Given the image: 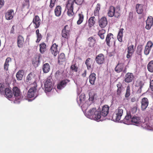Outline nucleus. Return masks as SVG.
Here are the masks:
<instances>
[{"label":"nucleus","mask_w":153,"mask_h":153,"mask_svg":"<svg viewBox=\"0 0 153 153\" xmlns=\"http://www.w3.org/2000/svg\"><path fill=\"white\" fill-rule=\"evenodd\" d=\"M88 117L91 119H93L98 121H101V113L100 111H97L96 108L91 109L87 112Z\"/></svg>","instance_id":"obj_1"},{"label":"nucleus","mask_w":153,"mask_h":153,"mask_svg":"<svg viewBox=\"0 0 153 153\" xmlns=\"http://www.w3.org/2000/svg\"><path fill=\"white\" fill-rule=\"evenodd\" d=\"M123 106L119 107L115 111L112 115V120L114 121H118L121 119L123 114Z\"/></svg>","instance_id":"obj_2"},{"label":"nucleus","mask_w":153,"mask_h":153,"mask_svg":"<svg viewBox=\"0 0 153 153\" xmlns=\"http://www.w3.org/2000/svg\"><path fill=\"white\" fill-rule=\"evenodd\" d=\"M107 14L108 16L111 17L114 16L116 18H118L120 16V13L117 11H115V7L112 6L109 7Z\"/></svg>","instance_id":"obj_3"},{"label":"nucleus","mask_w":153,"mask_h":153,"mask_svg":"<svg viewBox=\"0 0 153 153\" xmlns=\"http://www.w3.org/2000/svg\"><path fill=\"white\" fill-rule=\"evenodd\" d=\"M73 0H68L67 4L66 7L68 10L67 15L70 17H72L74 14L73 11V4H72Z\"/></svg>","instance_id":"obj_4"},{"label":"nucleus","mask_w":153,"mask_h":153,"mask_svg":"<svg viewBox=\"0 0 153 153\" xmlns=\"http://www.w3.org/2000/svg\"><path fill=\"white\" fill-rule=\"evenodd\" d=\"M55 40V39H53L52 42V44L50 49V52L54 56H56L59 52L58 49V45L55 43H54Z\"/></svg>","instance_id":"obj_5"},{"label":"nucleus","mask_w":153,"mask_h":153,"mask_svg":"<svg viewBox=\"0 0 153 153\" xmlns=\"http://www.w3.org/2000/svg\"><path fill=\"white\" fill-rule=\"evenodd\" d=\"M115 71L117 73H120L123 72L126 73L127 71L126 66L123 63H118L115 68Z\"/></svg>","instance_id":"obj_6"},{"label":"nucleus","mask_w":153,"mask_h":153,"mask_svg":"<svg viewBox=\"0 0 153 153\" xmlns=\"http://www.w3.org/2000/svg\"><path fill=\"white\" fill-rule=\"evenodd\" d=\"M33 85L34 86L29 89L28 92V97L30 98L36 96V92L37 90V85L36 83H34Z\"/></svg>","instance_id":"obj_7"},{"label":"nucleus","mask_w":153,"mask_h":153,"mask_svg":"<svg viewBox=\"0 0 153 153\" xmlns=\"http://www.w3.org/2000/svg\"><path fill=\"white\" fill-rule=\"evenodd\" d=\"M70 30L68 25H65L62 31L61 35L62 37L68 39L70 37Z\"/></svg>","instance_id":"obj_8"},{"label":"nucleus","mask_w":153,"mask_h":153,"mask_svg":"<svg viewBox=\"0 0 153 153\" xmlns=\"http://www.w3.org/2000/svg\"><path fill=\"white\" fill-rule=\"evenodd\" d=\"M44 88L45 91L48 92H50L52 90L53 88L52 81L50 78H48L45 82Z\"/></svg>","instance_id":"obj_9"},{"label":"nucleus","mask_w":153,"mask_h":153,"mask_svg":"<svg viewBox=\"0 0 153 153\" xmlns=\"http://www.w3.org/2000/svg\"><path fill=\"white\" fill-rule=\"evenodd\" d=\"M134 74L133 73L128 72L125 75L124 80L125 82L129 83L134 81Z\"/></svg>","instance_id":"obj_10"},{"label":"nucleus","mask_w":153,"mask_h":153,"mask_svg":"<svg viewBox=\"0 0 153 153\" xmlns=\"http://www.w3.org/2000/svg\"><path fill=\"white\" fill-rule=\"evenodd\" d=\"M96 63L98 65H102L104 63L105 58L104 55L102 53H100L96 56L95 59Z\"/></svg>","instance_id":"obj_11"},{"label":"nucleus","mask_w":153,"mask_h":153,"mask_svg":"<svg viewBox=\"0 0 153 153\" xmlns=\"http://www.w3.org/2000/svg\"><path fill=\"white\" fill-rule=\"evenodd\" d=\"M105 41L107 45L109 46L110 44H112L115 42V39L114 38L113 35L111 33L108 34L106 36Z\"/></svg>","instance_id":"obj_12"},{"label":"nucleus","mask_w":153,"mask_h":153,"mask_svg":"<svg viewBox=\"0 0 153 153\" xmlns=\"http://www.w3.org/2000/svg\"><path fill=\"white\" fill-rule=\"evenodd\" d=\"M140 103L141 110L142 111H144L146 109L149 105V101L147 98L144 97L141 99Z\"/></svg>","instance_id":"obj_13"},{"label":"nucleus","mask_w":153,"mask_h":153,"mask_svg":"<svg viewBox=\"0 0 153 153\" xmlns=\"http://www.w3.org/2000/svg\"><path fill=\"white\" fill-rule=\"evenodd\" d=\"M132 115L131 113L127 112L126 115L123 120V123L126 124H131V121Z\"/></svg>","instance_id":"obj_14"},{"label":"nucleus","mask_w":153,"mask_h":153,"mask_svg":"<svg viewBox=\"0 0 153 153\" xmlns=\"http://www.w3.org/2000/svg\"><path fill=\"white\" fill-rule=\"evenodd\" d=\"M141 118L137 116L132 115L131 124L137 126L141 123Z\"/></svg>","instance_id":"obj_15"},{"label":"nucleus","mask_w":153,"mask_h":153,"mask_svg":"<svg viewBox=\"0 0 153 153\" xmlns=\"http://www.w3.org/2000/svg\"><path fill=\"white\" fill-rule=\"evenodd\" d=\"M24 43V38L22 35H19L17 38V45L18 47L19 48H22L23 46Z\"/></svg>","instance_id":"obj_16"},{"label":"nucleus","mask_w":153,"mask_h":153,"mask_svg":"<svg viewBox=\"0 0 153 153\" xmlns=\"http://www.w3.org/2000/svg\"><path fill=\"white\" fill-rule=\"evenodd\" d=\"M109 107L107 105H104L102 106L101 111V116L105 117L106 116L109 112Z\"/></svg>","instance_id":"obj_17"},{"label":"nucleus","mask_w":153,"mask_h":153,"mask_svg":"<svg viewBox=\"0 0 153 153\" xmlns=\"http://www.w3.org/2000/svg\"><path fill=\"white\" fill-rule=\"evenodd\" d=\"M99 23L101 27L102 28L105 27L108 23L107 18L105 17H102L99 20Z\"/></svg>","instance_id":"obj_18"},{"label":"nucleus","mask_w":153,"mask_h":153,"mask_svg":"<svg viewBox=\"0 0 153 153\" xmlns=\"http://www.w3.org/2000/svg\"><path fill=\"white\" fill-rule=\"evenodd\" d=\"M14 14V10L13 9L8 10L5 14V17L6 19L9 20L12 19Z\"/></svg>","instance_id":"obj_19"},{"label":"nucleus","mask_w":153,"mask_h":153,"mask_svg":"<svg viewBox=\"0 0 153 153\" xmlns=\"http://www.w3.org/2000/svg\"><path fill=\"white\" fill-rule=\"evenodd\" d=\"M153 18L152 16L149 17L146 21V28L148 30L150 29L153 25Z\"/></svg>","instance_id":"obj_20"},{"label":"nucleus","mask_w":153,"mask_h":153,"mask_svg":"<svg viewBox=\"0 0 153 153\" xmlns=\"http://www.w3.org/2000/svg\"><path fill=\"white\" fill-rule=\"evenodd\" d=\"M41 20L40 19L39 17L36 15L33 18V23L35 25L34 26L36 28H38L40 24Z\"/></svg>","instance_id":"obj_21"},{"label":"nucleus","mask_w":153,"mask_h":153,"mask_svg":"<svg viewBox=\"0 0 153 153\" xmlns=\"http://www.w3.org/2000/svg\"><path fill=\"white\" fill-rule=\"evenodd\" d=\"M145 83V80L143 78H141L137 81L135 86L139 88V90H141Z\"/></svg>","instance_id":"obj_22"},{"label":"nucleus","mask_w":153,"mask_h":153,"mask_svg":"<svg viewBox=\"0 0 153 153\" xmlns=\"http://www.w3.org/2000/svg\"><path fill=\"white\" fill-rule=\"evenodd\" d=\"M13 93L14 96L16 97V98L19 99L20 94V91L17 87H15L13 89Z\"/></svg>","instance_id":"obj_23"},{"label":"nucleus","mask_w":153,"mask_h":153,"mask_svg":"<svg viewBox=\"0 0 153 153\" xmlns=\"http://www.w3.org/2000/svg\"><path fill=\"white\" fill-rule=\"evenodd\" d=\"M143 4H137L136 6V10L137 13L138 14H142L143 11Z\"/></svg>","instance_id":"obj_24"},{"label":"nucleus","mask_w":153,"mask_h":153,"mask_svg":"<svg viewBox=\"0 0 153 153\" xmlns=\"http://www.w3.org/2000/svg\"><path fill=\"white\" fill-rule=\"evenodd\" d=\"M69 81H70L69 80L67 79L61 81L57 85V88L59 89H61L66 85L67 83L69 82Z\"/></svg>","instance_id":"obj_25"},{"label":"nucleus","mask_w":153,"mask_h":153,"mask_svg":"<svg viewBox=\"0 0 153 153\" xmlns=\"http://www.w3.org/2000/svg\"><path fill=\"white\" fill-rule=\"evenodd\" d=\"M62 8L59 5L57 6L54 9L55 15L57 17L60 16L61 14Z\"/></svg>","instance_id":"obj_26"},{"label":"nucleus","mask_w":153,"mask_h":153,"mask_svg":"<svg viewBox=\"0 0 153 153\" xmlns=\"http://www.w3.org/2000/svg\"><path fill=\"white\" fill-rule=\"evenodd\" d=\"M117 95L118 97L121 96V93L123 90L122 84L120 82H119L117 85Z\"/></svg>","instance_id":"obj_27"},{"label":"nucleus","mask_w":153,"mask_h":153,"mask_svg":"<svg viewBox=\"0 0 153 153\" xmlns=\"http://www.w3.org/2000/svg\"><path fill=\"white\" fill-rule=\"evenodd\" d=\"M96 79V74L94 73H91L89 76L90 83L92 85H94V84Z\"/></svg>","instance_id":"obj_28"},{"label":"nucleus","mask_w":153,"mask_h":153,"mask_svg":"<svg viewBox=\"0 0 153 153\" xmlns=\"http://www.w3.org/2000/svg\"><path fill=\"white\" fill-rule=\"evenodd\" d=\"M24 71L23 70L19 71L16 73V76L18 80H21L24 74Z\"/></svg>","instance_id":"obj_29"},{"label":"nucleus","mask_w":153,"mask_h":153,"mask_svg":"<svg viewBox=\"0 0 153 153\" xmlns=\"http://www.w3.org/2000/svg\"><path fill=\"white\" fill-rule=\"evenodd\" d=\"M39 51L41 53H43L46 50V45L45 43L42 42L39 45Z\"/></svg>","instance_id":"obj_30"},{"label":"nucleus","mask_w":153,"mask_h":153,"mask_svg":"<svg viewBox=\"0 0 153 153\" xmlns=\"http://www.w3.org/2000/svg\"><path fill=\"white\" fill-rule=\"evenodd\" d=\"M5 97L9 98H11L13 96V93L10 89L8 88H6L4 91Z\"/></svg>","instance_id":"obj_31"},{"label":"nucleus","mask_w":153,"mask_h":153,"mask_svg":"<svg viewBox=\"0 0 153 153\" xmlns=\"http://www.w3.org/2000/svg\"><path fill=\"white\" fill-rule=\"evenodd\" d=\"M50 70V66L48 63L44 64L42 66V70L45 73H48Z\"/></svg>","instance_id":"obj_32"},{"label":"nucleus","mask_w":153,"mask_h":153,"mask_svg":"<svg viewBox=\"0 0 153 153\" xmlns=\"http://www.w3.org/2000/svg\"><path fill=\"white\" fill-rule=\"evenodd\" d=\"M11 61V59L10 57H7L6 59L4 65V69L5 71H7L8 70L9 65V62Z\"/></svg>","instance_id":"obj_33"},{"label":"nucleus","mask_w":153,"mask_h":153,"mask_svg":"<svg viewBox=\"0 0 153 153\" xmlns=\"http://www.w3.org/2000/svg\"><path fill=\"white\" fill-rule=\"evenodd\" d=\"M123 30L124 29L123 28L120 29L119 31L117 36L118 40L121 42H122L123 41L122 38L123 36Z\"/></svg>","instance_id":"obj_34"},{"label":"nucleus","mask_w":153,"mask_h":153,"mask_svg":"<svg viewBox=\"0 0 153 153\" xmlns=\"http://www.w3.org/2000/svg\"><path fill=\"white\" fill-rule=\"evenodd\" d=\"M95 17L94 16H92L90 17L88 20V25L89 27L91 28L93 26L95 23L94 20Z\"/></svg>","instance_id":"obj_35"},{"label":"nucleus","mask_w":153,"mask_h":153,"mask_svg":"<svg viewBox=\"0 0 153 153\" xmlns=\"http://www.w3.org/2000/svg\"><path fill=\"white\" fill-rule=\"evenodd\" d=\"M84 16L82 12L79 13L78 14V19L77 22V23L78 25L80 24L84 20Z\"/></svg>","instance_id":"obj_36"},{"label":"nucleus","mask_w":153,"mask_h":153,"mask_svg":"<svg viewBox=\"0 0 153 153\" xmlns=\"http://www.w3.org/2000/svg\"><path fill=\"white\" fill-rule=\"evenodd\" d=\"M65 56L63 53H61L58 57V63H60L61 62L65 61Z\"/></svg>","instance_id":"obj_37"},{"label":"nucleus","mask_w":153,"mask_h":153,"mask_svg":"<svg viewBox=\"0 0 153 153\" xmlns=\"http://www.w3.org/2000/svg\"><path fill=\"white\" fill-rule=\"evenodd\" d=\"M147 68L149 71L153 72V60L150 61L147 65Z\"/></svg>","instance_id":"obj_38"},{"label":"nucleus","mask_w":153,"mask_h":153,"mask_svg":"<svg viewBox=\"0 0 153 153\" xmlns=\"http://www.w3.org/2000/svg\"><path fill=\"white\" fill-rule=\"evenodd\" d=\"M91 61H92V60L90 58H88L85 61V64L86 65L88 70H89L91 68Z\"/></svg>","instance_id":"obj_39"},{"label":"nucleus","mask_w":153,"mask_h":153,"mask_svg":"<svg viewBox=\"0 0 153 153\" xmlns=\"http://www.w3.org/2000/svg\"><path fill=\"white\" fill-rule=\"evenodd\" d=\"M36 33L37 37V39L36 41V42H39L42 39V35L41 34L39 33V30L38 29L36 31Z\"/></svg>","instance_id":"obj_40"},{"label":"nucleus","mask_w":153,"mask_h":153,"mask_svg":"<svg viewBox=\"0 0 153 153\" xmlns=\"http://www.w3.org/2000/svg\"><path fill=\"white\" fill-rule=\"evenodd\" d=\"M105 32L106 31L103 29L100 30L98 32V34L101 39H104Z\"/></svg>","instance_id":"obj_41"},{"label":"nucleus","mask_w":153,"mask_h":153,"mask_svg":"<svg viewBox=\"0 0 153 153\" xmlns=\"http://www.w3.org/2000/svg\"><path fill=\"white\" fill-rule=\"evenodd\" d=\"M88 41L89 42V45L90 46H93L96 42V40L93 36L89 37L88 39Z\"/></svg>","instance_id":"obj_42"},{"label":"nucleus","mask_w":153,"mask_h":153,"mask_svg":"<svg viewBox=\"0 0 153 153\" xmlns=\"http://www.w3.org/2000/svg\"><path fill=\"white\" fill-rule=\"evenodd\" d=\"M130 91V87L129 85H128L127 87L126 92L125 94V97L126 98H128L130 96L131 94Z\"/></svg>","instance_id":"obj_43"},{"label":"nucleus","mask_w":153,"mask_h":153,"mask_svg":"<svg viewBox=\"0 0 153 153\" xmlns=\"http://www.w3.org/2000/svg\"><path fill=\"white\" fill-rule=\"evenodd\" d=\"M140 124H141V126L143 128L150 129L151 128L150 126L149 125L148 122L145 121L144 123H141Z\"/></svg>","instance_id":"obj_44"},{"label":"nucleus","mask_w":153,"mask_h":153,"mask_svg":"<svg viewBox=\"0 0 153 153\" xmlns=\"http://www.w3.org/2000/svg\"><path fill=\"white\" fill-rule=\"evenodd\" d=\"M64 71L62 70H59L57 71L55 74V76L56 78H58L60 76L62 75Z\"/></svg>","instance_id":"obj_45"},{"label":"nucleus","mask_w":153,"mask_h":153,"mask_svg":"<svg viewBox=\"0 0 153 153\" xmlns=\"http://www.w3.org/2000/svg\"><path fill=\"white\" fill-rule=\"evenodd\" d=\"M34 74L33 73H30L27 76L26 79V81L27 82H28L30 81H31L34 79Z\"/></svg>","instance_id":"obj_46"},{"label":"nucleus","mask_w":153,"mask_h":153,"mask_svg":"<svg viewBox=\"0 0 153 153\" xmlns=\"http://www.w3.org/2000/svg\"><path fill=\"white\" fill-rule=\"evenodd\" d=\"M100 9V5L99 3H98L96 6L95 9L94 11V15L96 16L98 14L99 10Z\"/></svg>","instance_id":"obj_47"},{"label":"nucleus","mask_w":153,"mask_h":153,"mask_svg":"<svg viewBox=\"0 0 153 153\" xmlns=\"http://www.w3.org/2000/svg\"><path fill=\"white\" fill-rule=\"evenodd\" d=\"M5 88V86L4 84L2 83H0V93L1 94H3L4 93Z\"/></svg>","instance_id":"obj_48"},{"label":"nucleus","mask_w":153,"mask_h":153,"mask_svg":"<svg viewBox=\"0 0 153 153\" xmlns=\"http://www.w3.org/2000/svg\"><path fill=\"white\" fill-rule=\"evenodd\" d=\"M134 45H131L129 46L128 48V53H133L134 52Z\"/></svg>","instance_id":"obj_49"},{"label":"nucleus","mask_w":153,"mask_h":153,"mask_svg":"<svg viewBox=\"0 0 153 153\" xmlns=\"http://www.w3.org/2000/svg\"><path fill=\"white\" fill-rule=\"evenodd\" d=\"M153 46V42L151 41H149L147 43V44L146 45V47L149 48L151 49H152V48Z\"/></svg>","instance_id":"obj_50"},{"label":"nucleus","mask_w":153,"mask_h":153,"mask_svg":"<svg viewBox=\"0 0 153 153\" xmlns=\"http://www.w3.org/2000/svg\"><path fill=\"white\" fill-rule=\"evenodd\" d=\"M151 50V49H150L149 48H148L145 46L144 51V54L146 55H148Z\"/></svg>","instance_id":"obj_51"},{"label":"nucleus","mask_w":153,"mask_h":153,"mask_svg":"<svg viewBox=\"0 0 153 153\" xmlns=\"http://www.w3.org/2000/svg\"><path fill=\"white\" fill-rule=\"evenodd\" d=\"M56 1V0H50L49 7L51 9L54 6Z\"/></svg>","instance_id":"obj_52"},{"label":"nucleus","mask_w":153,"mask_h":153,"mask_svg":"<svg viewBox=\"0 0 153 153\" xmlns=\"http://www.w3.org/2000/svg\"><path fill=\"white\" fill-rule=\"evenodd\" d=\"M78 67L75 65H72L71 66L70 69L72 71L76 72L78 70Z\"/></svg>","instance_id":"obj_53"},{"label":"nucleus","mask_w":153,"mask_h":153,"mask_svg":"<svg viewBox=\"0 0 153 153\" xmlns=\"http://www.w3.org/2000/svg\"><path fill=\"white\" fill-rule=\"evenodd\" d=\"M137 107L136 106H135L132 108L131 110L128 112V113H131V114H134L135 113L136 111H137Z\"/></svg>","instance_id":"obj_54"},{"label":"nucleus","mask_w":153,"mask_h":153,"mask_svg":"<svg viewBox=\"0 0 153 153\" xmlns=\"http://www.w3.org/2000/svg\"><path fill=\"white\" fill-rule=\"evenodd\" d=\"M143 49V46L142 45H139L137 47V52L139 54H141V52Z\"/></svg>","instance_id":"obj_55"},{"label":"nucleus","mask_w":153,"mask_h":153,"mask_svg":"<svg viewBox=\"0 0 153 153\" xmlns=\"http://www.w3.org/2000/svg\"><path fill=\"white\" fill-rule=\"evenodd\" d=\"M39 58L36 57L33 59L32 63L33 64H38L39 63Z\"/></svg>","instance_id":"obj_56"},{"label":"nucleus","mask_w":153,"mask_h":153,"mask_svg":"<svg viewBox=\"0 0 153 153\" xmlns=\"http://www.w3.org/2000/svg\"><path fill=\"white\" fill-rule=\"evenodd\" d=\"M150 87L151 91H153V79L150 81Z\"/></svg>","instance_id":"obj_57"},{"label":"nucleus","mask_w":153,"mask_h":153,"mask_svg":"<svg viewBox=\"0 0 153 153\" xmlns=\"http://www.w3.org/2000/svg\"><path fill=\"white\" fill-rule=\"evenodd\" d=\"M4 0H0V9L4 6Z\"/></svg>","instance_id":"obj_58"},{"label":"nucleus","mask_w":153,"mask_h":153,"mask_svg":"<svg viewBox=\"0 0 153 153\" xmlns=\"http://www.w3.org/2000/svg\"><path fill=\"white\" fill-rule=\"evenodd\" d=\"M14 25H13L11 29V30L10 31V33H14Z\"/></svg>","instance_id":"obj_59"},{"label":"nucleus","mask_w":153,"mask_h":153,"mask_svg":"<svg viewBox=\"0 0 153 153\" xmlns=\"http://www.w3.org/2000/svg\"><path fill=\"white\" fill-rule=\"evenodd\" d=\"M87 74V71L86 70H85L84 71V73L82 74V76L85 77L86 76Z\"/></svg>","instance_id":"obj_60"},{"label":"nucleus","mask_w":153,"mask_h":153,"mask_svg":"<svg viewBox=\"0 0 153 153\" xmlns=\"http://www.w3.org/2000/svg\"><path fill=\"white\" fill-rule=\"evenodd\" d=\"M130 101L132 102H134L136 101V99L134 97H132Z\"/></svg>","instance_id":"obj_61"},{"label":"nucleus","mask_w":153,"mask_h":153,"mask_svg":"<svg viewBox=\"0 0 153 153\" xmlns=\"http://www.w3.org/2000/svg\"><path fill=\"white\" fill-rule=\"evenodd\" d=\"M132 53H128L127 54L126 57L128 58H130L132 56Z\"/></svg>","instance_id":"obj_62"},{"label":"nucleus","mask_w":153,"mask_h":153,"mask_svg":"<svg viewBox=\"0 0 153 153\" xmlns=\"http://www.w3.org/2000/svg\"><path fill=\"white\" fill-rule=\"evenodd\" d=\"M82 96H83V99H84L85 98V95L84 94L83 95H82V94L80 96V100H81V98L82 97Z\"/></svg>","instance_id":"obj_63"},{"label":"nucleus","mask_w":153,"mask_h":153,"mask_svg":"<svg viewBox=\"0 0 153 153\" xmlns=\"http://www.w3.org/2000/svg\"><path fill=\"white\" fill-rule=\"evenodd\" d=\"M25 1L27 3H29V0H25Z\"/></svg>","instance_id":"obj_64"}]
</instances>
